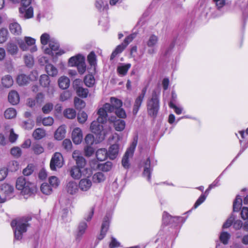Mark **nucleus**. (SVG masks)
Segmentation results:
<instances>
[{
  "label": "nucleus",
  "mask_w": 248,
  "mask_h": 248,
  "mask_svg": "<svg viewBox=\"0 0 248 248\" xmlns=\"http://www.w3.org/2000/svg\"><path fill=\"white\" fill-rule=\"evenodd\" d=\"M76 66L77 67L78 72L80 74L82 75L85 72L86 70V65L85 62L84 57Z\"/></svg>",
  "instance_id": "obj_45"
},
{
  "label": "nucleus",
  "mask_w": 248,
  "mask_h": 248,
  "mask_svg": "<svg viewBox=\"0 0 248 248\" xmlns=\"http://www.w3.org/2000/svg\"><path fill=\"white\" fill-rule=\"evenodd\" d=\"M13 79L10 75H6L2 77L1 83L2 85L6 88H9L13 84Z\"/></svg>",
  "instance_id": "obj_36"
},
{
  "label": "nucleus",
  "mask_w": 248,
  "mask_h": 248,
  "mask_svg": "<svg viewBox=\"0 0 248 248\" xmlns=\"http://www.w3.org/2000/svg\"><path fill=\"white\" fill-rule=\"evenodd\" d=\"M32 149L35 154H40L44 152V148L39 144H33Z\"/></svg>",
  "instance_id": "obj_57"
},
{
  "label": "nucleus",
  "mask_w": 248,
  "mask_h": 248,
  "mask_svg": "<svg viewBox=\"0 0 248 248\" xmlns=\"http://www.w3.org/2000/svg\"><path fill=\"white\" fill-rule=\"evenodd\" d=\"M79 191L78 184L74 180L68 181L64 187V191L69 196H75Z\"/></svg>",
  "instance_id": "obj_11"
},
{
  "label": "nucleus",
  "mask_w": 248,
  "mask_h": 248,
  "mask_svg": "<svg viewBox=\"0 0 248 248\" xmlns=\"http://www.w3.org/2000/svg\"><path fill=\"white\" fill-rule=\"evenodd\" d=\"M66 133V126L62 125L59 126L54 134V138L57 140H62L65 137Z\"/></svg>",
  "instance_id": "obj_25"
},
{
  "label": "nucleus",
  "mask_w": 248,
  "mask_h": 248,
  "mask_svg": "<svg viewBox=\"0 0 248 248\" xmlns=\"http://www.w3.org/2000/svg\"><path fill=\"white\" fill-rule=\"evenodd\" d=\"M30 81L29 76L24 74L18 75L16 78V82L20 86L25 85L29 83Z\"/></svg>",
  "instance_id": "obj_29"
},
{
  "label": "nucleus",
  "mask_w": 248,
  "mask_h": 248,
  "mask_svg": "<svg viewBox=\"0 0 248 248\" xmlns=\"http://www.w3.org/2000/svg\"><path fill=\"white\" fill-rule=\"evenodd\" d=\"M46 73L50 76L54 77L57 75L58 70L51 64H47L46 66Z\"/></svg>",
  "instance_id": "obj_40"
},
{
  "label": "nucleus",
  "mask_w": 248,
  "mask_h": 248,
  "mask_svg": "<svg viewBox=\"0 0 248 248\" xmlns=\"http://www.w3.org/2000/svg\"><path fill=\"white\" fill-rule=\"evenodd\" d=\"M87 228V224L84 222H80L78 227L77 231L76 234V239L80 240L83 235L85 232V231Z\"/></svg>",
  "instance_id": "obj_24"
},
{
  "label": "nucleus",
  "mask_w": 248,
  "mask_h": 248,
  "mask_svg": "<svg viewBox=\"0 0 248 248\" xmlns=\"http://www.w3.org/2000/svg\"><path fill=\"white\" fill-rule=\"evenodd\" d=\"M16 187L18 190H20L21 193L24 195L30 196L35 189L34 185L27 181L23 177H20L17 179Z\"/></svg>",
  "instance_id": "obj_5"
},
{
  "label": "nucleus",
  "mask_w": 248,
  "mask_h": 248,
  "mask_svg": "<svg viewBox=\"0 0 248 248\" xmlns=\"http://www.w3.org/2000/svg\"><path fill=\"white\" fill-rule=\"evenodd\" d=\"M64 164V160L62 155L59 152L55 153L50 161V168L52 170H56L62 168Z\"/></svg>",
  "instance_id": "obj_8"
},
{
  "label": "nucleus",
  "mask_w": 248,
  "mask_h": 248,
  "mask_svg": "<svg viewBox=\"0 0 248 248\" xmlns=\"http://www.w3.org/2000/svg\"><path fill=\"white\" fill-rule=\"evenodd\" d=\"M93 181L94 183H100L103 182L106 179V176L101 172L94 173L92 177Z\"/></svg>",
  "instance_id": "obj_35"
},
{
  "label": "nucleus",
  "mask_w": 248,
  "mask_h": 248,
  "mask_svg": "<svg viewBox=\"0 0 248 248\" xmlns=\"http://www.w3.org/2000/svg\"><path fill=\"white\" fill-rule=\"evenodd\" d=\"M8 100L13 105L17 104L19 102V96L17 92L11 91L8 95Z\"/></svg>",
  "instance_id": "obj_27"
},
{
  "label": "nucleus",
  "mask_w": 248,
  "mask_h": 248,
  "mask_svg": "<svg viewBox=\"0 0 248 248\" xmlns=\"http://www.w3.org/2000/svg\"><path fill=\"white\" fill-rule=\"evenodd\" d=\"M151 161L149 158H148L145 161L144 164V170L143 175L145 177H147V180L149 181L151 179V169L150 168Z\"/></svg>",
  "instance_id": "obj_26"
},
{
  "label": "nucleus",
  "mask_w": 248,
  "mask_h": 248,
  "mask_svg": "<svg viewBox=\"0 0 248 248\" xmlns=\"http://www.w3.org/2000/svg\"><path fill=\"white\" fill-rule=\"evenodd\" d=\"M0 191L2 194L10 199L14 191V187L8 184H3L1 186Z\"/></svg>",
  "instance_id": "obj_21"
},
{
  "label": "nucleus",
  "mask_w": 248,
  "mask_h": 248,
  "mask_svg": "<svg viewBox=\"0 0 248 248\" xmlns=\"http://www.w3.org/2000/svg\"><path fill=\"white\" fill-rule=\"evenodd\" d=\"M110 106L112 108V112H113L114 110L120 108L122 106V101L115 97H111L110 99Z\"/></svg>",
  "instance_id": "obj_30"
},
{
  "label": "nucleus",
  "mask_w": 248,
  "mask_h": 248,
  "mask_svg": "<svg viewBox=\"0 0 248 248\" xmlns=\"http://www.w3.org/2000/svg\"><path fill=\"white\" fill-rule=\"evenodd\" d=\"M11 154L15 157H19L22 154L21 149L18 147H14L11 149Z\"/></svg>",
  "instance_id": "obj_54"
},
{
  "label": "nucleus",
  "mask_w": 248,
  "mask_h": 248,
  "mask_svg": "<svg viewBox=\"0 0 248 248\" xmlns=\"http://www.w3.org/2000/svg\"><path fill=\"white\" fill-rule=\"evenodd\" d=\"M49 47L46 46L44 48V51L45 53L51 55L52 56H57L64 53L63 51L59 50V45L57 42L52 39L49 41Z\"/></svg>",
  "instance_id": "obj_9"
},
{
  "label": "nucleus",
  "mask_w": 248,
  "mask_h": 248,
  "mask_svg": "<svg viewBox=\"0 0 248 248\" xmlns=\"http://www.w3.org/2000/svg\"><path fill=\"white\" fill-rule=\"evenodd\" d=\"M112 166V164L109 161H108L103 164H98L97 165V167L99 170L105 172L109 171L111 169Z\"/></svg>",
  "instance_id": "obj_39"
},
{
  "label": "nucleus",
  "mask_w": 248,
  "mask_h": 248,
  "mask_svg": "<svg viewBox=\"0 0 248 248\" xmlns=\"http://www.w3.org/2000/svg\"><path fill=\"white\" fill-rule=\"evenodd\" d=\"M49 183L52 187L56 188L59 185L60 181L57 177L52 176L49 177Z\"/></svg>",
  "instance_id": "obj_58"
},
{
  "label": "nucleus",
  "mask_w": 248,
  "mask_h": 248,
  "mask_svg": "<svg viewBox=\"0 0 248 248\" xmlns=\"http://www.w3.org/2000/svg\"><path fill=\"white\" fill-rule=\"evenodd\" d=\"M241 217L244 220L248 219V207H243L241 211Z\"/></svg>",
  "instance_id": "obj_64"
},
{
  "label": "nucleus",
  "mask_w": 248,
  "mask_h": 248,
  "mask_svg": "<svg viewBox=\"0 0 248 248\" xmlns=\"http://www.w3.org/2000/svg\"><path fill=\"white\" fill-rule=\"evenodd\" d=\"M84 58L81 55H78L77 56L71 57L68 61L69 65L70 66H77L78 63L82 61Z\"/></svg>",
  "instance_id": "obj_37"
},
{
  "label": "nucleus",
  "mask_w": 248,
  "mask_h": 248,
  "mask_svg": "<svg viewBox=\"0 0 248 248\" xmlns=\"http://www.w3.org/2000/svg\"><path fill=\"white\" fill-rule=\"evenodd\" d=\"M231 235L230 233L223 232L220 233L219 239L220 241L224 245H226L228 243V240L230 239Z\"/></svg>",
  "instance_id": "obj_48"
},
{
  "label": "nucleus",
  "mask_w": 248,
  "mask_h": 248,
  "mask_svg": "<svg viewBox=\"0 0 248 248\" xmlns=\"http://www.w3.org/2000/svg\"><path fill=\"white\" fill-rule=\"evenodd\" d=\"M112 108L110 106V104L105 103L102 107L99 108L97 111L98 117L97 120L102 123H106L108 118V113L112 112Z\"/></svg>",
  "instance_id": "obj_12"
},
{
  "label": "nucleus",
  "mask_w": 248,
  "mask_h": 248,
  "mask_svg": "<svg viewBox=\"0 0 248 248\" xmlns=\"http://www.w3.org/2000/svg\"><path fill=\"white\" fill-rule=\"evenodd\" d=\"M86 177L80 178L78 185L79 189L82 192H87L89 191L93 185L92 180L90 179L91 176L86 175Z\"/></svg>",
  "instance_id": "obj_13"
},
{
  "label": "nucleus",
  "mask_w": 248,
  "mask_h": 248,
  "mask_svg": "<svg viewBox=\"0 0 248 248\" xmlns=\"http://www.w3.org/2000/svg\"><path fill=\"white\" fill-rule=\"evenodd\" d=\"M30 219V218H22L14 220L11 222V225L16 240L21 239L23 234L27 232V228L29 226L28 221Z\"/></svg>",
  "instance_id": "obj_3"
},
{
  "label": "nucleus",
  "mask_w": 248,
  "mask_h": 248,
  "mask_svg": "<svg viewBox=\"0 0 248 248\" xmlns=\"http://www.w3.org/2000/svg\"><path fill=\"white\" fill-rule=\"evenodd\" d=\"M6 49L8 53L11 55H16L19 51V48L17 45L11 41H9L7 44Z\"/></svg>",
  "instance_id": "obj_23"
},
{
  "label": "nucleus",
  "mask_w": 248,
  "mask_h": 248,
  "mask_svg": "<svg viewBox=\"0 0 248 248\" xmlns=\"http://www.w3.org/2000/svg\"><path fill=\"white\" fill-rule=\"evenodd\" d=\"M242 204V200L239 195H237L233 202V210L238 212L240 209Z\"/></svg>",
  "instance_id": "obj_42"
},
{
  "label": "nucleus",
  "mask_w": 248,
  "mask_h": 248,
  "mask_svg": "<svg viewBox=\"0 0 248 248\" xmlns=\"http://www.w3.org/2000/svg\"><path fill=\"white\" fill-rule=\"evenodd\" d=\"M21 6L19 9L21 17L25 18H30L33 17V10L31 6V0H21Z\"/></svg>",
  "instance_id": "obj_7"
},
{
  "label": "nucleus",
  "mask_w": 248,
  "mask_h": 248,
  "mask_svg": "<svg viewBox=\"0 0 248 248\" xmlns=\"http://www.w3.org/2000/svg\"><path fill=\"white\" fill-rule=\"evenodd\" d=\"M72 138L73 142L76 144L80 143L83 139L81 129L79 127L74 128L72 133Z\"/></svg>",
  "instance_id": "obj_17"
},
{
  "label": "nucleus",
  "mask_w": 248,
  "mask_h": 248,
  "mask_svg": "<svg viewBox=\"0 0 248 248\" xmlns=\"http://www.w3.org/2000/svg\"><path fill=\"white\" fill-rule=\"evenodd\" d=\"M53 39H50L49 35L46 33H43L40 37L41 43L43 45V48L44 49L46 46L47 43H49L50 40H52Z\"/></svg>",
  "instance_id": "obj_43"
},
{
  "label": "nucleus",
  "mask_w": 248,
  "mask_h": 248,
  "mask_svg": "<svg viewBox=\"0 0 248 248\" xmlns=\"http://www.w3.org/2000/svg\"><path fill=\"white\" fill-rule=\"evenodd\" d=\"M8 31L7 29L2 28L0 30V44L6 41L8 39Z\"/></svg>",
  "instance_id": "obj_46"
},
{
  "label": "nucleus",
  "mask_w": 248,
  "mask_h": 248,
  "mask_svg": "<svg viewBox=\"0 0 248 248\" xmlns=\"http://www.w3.org/2000/svg\"><path fill=\"white\" fill-rule=\"evenodd\" d=\"M146 93V89H143L142 91V93L140 94L135 99V103L133 106V114L134 115H136L142 103V101L143 100V99L144 98L145 95Z\"/></svg>",
  "instance_id": "obj_16"
},
{
  "label": "nucleus",
  "mask_w": 248,
  "mask_h": 248,
  "mask_svg": "<svg viewBox=\"0 0 248 248\" xmlns=\"http://www.w3.org/2000/svg\"><path fill=\"white\" fill-rule=\"evenodd\" d=\"M16 111L13 108L6 109L4 112V117L7 119H13L16 117Z\"/></svg>",
  "instance_id": "obj_38"
},
{
  "label": "nucleus",
  "mask_w": 248,
  "mask_h": 248,
  "mask_svg": "<svg viewBox=\"0 0 248 248\" xmlns=\"http://www.w3.org/2000/svg\"><path fill=\"white\" fill-rule=\"evenodd\" d=\"M40 84L43 87H47L50 83L48 77L46 75L41 76L40 78Z\"/></svg>",
  "instance_id": "obj_53"
},
{
  "label": "nucleus",
  "mask_w": 248,
  "mask_h": 248,
  "mask_svg": "<svg viewBox=\"0 0 248 248\" xmlns=\"http://www.w3.org/2000/svg\"><path fill=\"white\" fill-rule=\"evenodd\" d=\"M90 129L98 138V142L103 140L106 135L111 131V127L109 126H108L105 123H102L97 120L91 123Z\"/></svg>",
  "instance_id": "obj_2"
},
{
  "label": "nucleus",
  "mask_w": 248,
  "mask_h": 248,
  "mask_svg": "<svg viewBox=\"0 0 248 248\" xmlns=\"http://www.w3.org/2000/svg\"><path fill=\"white\" fill-rule=\"evenodd\" d=\"M15 41L20 49L23 51L29 50L33 53L37 50L35 45L36 40L33 38L29 36H25L23 38L16 37L15 38Z\"/></svg>",
  "instance_id": "obj_4"
},
{
  "label": "nucleus",
  "mask_w": 248,
  "mask_h": 248,
  "mask_svg": "<svg viewBox=\"0 0 248 248\" xmlns=\"http://www.w3.org/2000/svg\"><path fill=\"white\" fill-rule=\"evenodd\" d=\"M109 219L110 217L107 216L104 217L101 226L100 233L98 237V239L102 240L106 235L108 228Z\"/></svg>",
  "instance_id": "obj_20"
},
{
  "label": "nucleus",
  "mask_w": 248,
  "mask_h": 248,
  "mask_svg": "<svg viewBox=\"0 0 248 248\" xmlns=\"http://www.w3.org/2000/svg\"><path fill=\"white\" fill-rule=\"evenodd\" d=\"M53 107L52 103H47L42 107V111L45 114H48L52 110Z\"/></svg>",
  "instance_id": "obj_55"
},
{
  "label": "nucleus",
  "mask_w": 248,
  "mask_h": 248,
  "mask_svg": "<svg viewBox=\"0 0 248 248\" xmlns=\"http://www.w3.org/2000/svg\"><path fill=\"white\" fill-rule=\"evenodd\" d=\"M34 126L33 122L31 120L27 121H24L22 124V127L26 129L30 130Z\"/></svg>",
  "instance_id": "obj_60"
},
{
  "label": "nucleus",
  "mask_w": 248,
  "mask_h": 248,
  "mask_svg": "<svg viewBox=\"0 0 248 248\" xmlns=\"http://www.w3.org/2000/svg\"><path fill=\"white\" fill-rule=\"evenodd\" d=\"M37 123L42 122V124L46 126H51L54 123V119L52 117L48 116L41 119V117H37L36 119Z\"/></svg>",
  "instance_id": "obj_32"
},
{
  "label": "nucleus",
  "mask_w": 248,
  "mask_h": 248,
  "mask_svg": "<svg viewBox=\"0 0 248 248\" xmlns=\"http://www.w3.org/2000/svg\"><path fill=\"white\" fill-rule=\"evenodd\" d=\"M74 104H75V107L77 109H82L85 107V102L78 97L75 98Z\"/></svg>",
  "instance_id": "obj_52"
},
{
  "label": "nucleus",
  "mask_w": 248,
  "mask_h": 248,
  "mask_svg": "<svg viewBox=\"0 0 248 248\" xmlns=\"http://www.w3.org/2000/svg\"><path fill=\"white\" fill-rule=\"evenodd\" d=\"M114 111L116 115L119 118H125L126 117V114L124 110L121 108L114 110Z\"/></svg>",
  "instance_id": "obj_59"
},
{
  "label": "nucleus",
  "mask_w": 248,
  "mask_h": 248,
  "mask_svg": "<svg viewBox=\"0 0 248 248\" xmlns=\"http://www.w3.org/2000/svg\"><path fill=\"white\" fill-rule=\"evenodd\" d=\"M131 66V65L130 63L123 64L118 66L117 71L120 75L124 76L126 74Z\"/></svg>",
  "instance_id": "obj_34"
},
{
  "label": "nucleus",
  "mask_w": 248,
  "mask_h": 248,
  "mask_svg": "<svg viewBox=\"0 0 248 248\" xmlns=\"http://www.w3.org/2000/svg\"><path fill=\"white\" fill-rule=\"evenodd\" d=\"M107 156H108V153L106 149H99L96 152V157L99 161H102L105 160Z\"/></svg>",
  "instance_id": "obj_31"
},
{
  "label": "nucleus",
  "mask_w": 248,
  "mask_h": 248,
  "mask_svg": "<svg viewBox=\"0 0 248 248\" xmlns=\"http://www.w3.org/2000/svg\"><path fill=\"white\" fill-rule=\"evenodd\" d=\"M41 190L45 194L49 195L52 192V188L47 183H43L41 186Z\"/></svg>",
  "instance_id": "obj_51"
},
{
  "label": "nucleus",
  "mask_w": 248,
  "mask_h": 248,
  "mask_svg": "<svg viewBox=\"0 0 248 248\" xmlns=\"http://www.w3.org/2000/svg\"><path fill=\"white\" fill-rule=\"evenodd\" d=\"M119 146L118 144L111 145L108 151V156L110 159H114L118 155Z\"/></svg>",
  "instance_id": "obj_22"
},
{
  "label": "nucleus",
  "mask_w": 248,
  "mask_h": 248,
  "mask_svg": "<svg viewBox=\"0 0 248 248\" xmlns=\"http://www.w3.org/2000/svg\"><path fill=\"white\" fill-rule=\"evenodd\" d=\"M46 135V131L41 128H37L32 133V136L35 140H41L44 138Z\"/></svg>",
  "instance_id": "obj_33"
},
{
  "label": "nucleus",
  "mask_w": 248,
  "mask_h": 248,
  "mask_svg": "<svg viewBox=\"0 0 248 248\" xmlns=\"http://www.w3.org/2000/svg\"><path fill=\"white\" fill-rule=\"evenodd\" d=\"M62 146L66 150H70L72 148V144L69 139H65L62 142Z\"/></svg>",
  "instance_id": "obj_63"
},
{
  "label": "nucleus",
  "mask_w": 248,
  "mask_h": 248,
  "mask_svg": "<svg viewBox=\"0 0 248 248\" xmlns=\"http://www.w3.org/2000/svg\"><path fill=\"white\" fill-rule=\"evenodd\" d=\"M88 115L84 111L79 112L78 115V120L81 124L84 123L87 120Z\"/></svg>",
  "instance_id": "obj_56"
},
{
  "label": "nucleus",
  "mask_w": 248,
  "mask_h": 248,
  "mask_svg": "<svg viewBox=\"0 0 248 248\" xmlns=\"http://www.w3.org/2000/svg\"><path fill=\"white\" fill-rule=\"evenodd\" d=\"M158 41V37L155 35H151L146 42V45L149 47L148 53L149 54H153L155 53V46Z\"/></svg>",
  "instance_id": "obj_14"
},
{
  "label": "nucleus",
  "mask_w": 248,
  "mask_h": 248,
  "mask_svg": "<svg viewBox=\"0 0 248 248\" xmlns=\"http://www.w3.org/2000/svg\"><path fill=\"white\" fill-rule=\"evenodd\" d=\"M84 81L87 86L91 87L94 85L95 83V79L93 75H88L85 76Z\"/></svg>",
  "instance_id": "obj_44"
},
{
  "label": "nucleus",
  "mask_w": 248,
  "mask_h": 248,
  "mask_svg": "<svg viewBox=\"0 0 248 248\" xmlns=\"http://www.w3.org/2000/svg\"><path fill=\"white\" fill-rule=\"evenodd\" d=\"M63 115L66 118L69 119H72L75 118L76 116V112L74 109L68 108L64 110Z\"/></svg>",
  "instance_id": "obj_41"
},
{
  "label": "nucleus",
  "mask_w": 248,
  "mask_h": 248,
  "mask_svg": "<svg viewBox=\"0 0 248 248\" xmlns=\"http://www.w3.org/2000/svg\"><path fill=\"white\" fill-rule=\"evenodd\" d=\"M124 43L118 46L115 50L112 52L111 55V59L114 58L118 54L121 53L124 49L126 47Z\"/></svg>",
  "instance_id": "obj_47"
},
{
  "label": "nucleus",
  "mask_w": 248,
  "mask_h": 248,
  "mask_svg": "<svg viewBox=\"0 0 248 248\" xmlns=\"http://www.w3.org/2000/svg\"><path fill=\"white\" fill-rule=\"evenodd\" d=\"M108 120L110 122L113 123L114 128L116 131H122L124 129L125 123L124 120L112 117L109 118Z\"/></svg>",
  "instance_id": "obj_18"
},
{
  "label": "nucleus",
  "mask_w": 248,
  "mask_h": 248,
  "mask_svg": "<svg viewBox=\"0 0 248 248\" xmlns=\"http://www.w3.org/2000/svg\"><path fill=\"white\" fill-rule=\"evenodd\" d=\"M137 144V140H134L130 147L127 149L122 158V164L123 166L125 169H128L129 167V158L133 156Z\"/></svg>",
  "instance_id": "obj_10"
},
{
  "label": "nucleus",
  "mask_w": 248,
  "mask_h": 248,
  "mask_svg": "<svg viewBox=\"0 0 248 248\" xmlns=\"http://www.w3.org/2000/svg\"><path fill=\"white\" fill-rule=\"evenodd\" d=\"M81 83V81L79 79H76L74 81V87L76 91L77 94L82 97L86 98L89 93V91L87 89L84 88L81 86H80L79 84Z\"/></svg>",
  "instance_id": "obj_15"
},
{
  "label": "nucleus",
  "mask_w": 248,
  "mask_h": 248,
  "mask_svg": "<svg viewBox=\"0 0 248 248\" xmlns=\"http://www.w3.org/2000/svg\"><path fill=\"white\" fill-rule=\"evenodd\" d=\"M87 60L91 66H95L96 64V55L93 52H91L88 56Z\"/></svg>",
  "instance_id": "obj_50"
},
{
  "label": "nucleus",
  "mask_w": 248,
  "mask_h": 248,
  "mask_svg": "<svg viewBox=\"0 0 248 248\" xmlns=\"http://www.w3.org/2000/svg\"><path fill=\"white\" fill-rule=\"evenodd\" d=\"M24 62L28 67H31L34 64V60L32 55L30 54L25 55L24 56Z\"/></svg>",
  "instance_id": "obj_49"
},
{
  "label": "nucleus",
  "mask_w": 248,
  "mask_h": 248,
  "mask_svg": "<svg viewBox=\"0 0 248 248\" xmlns=\"http://www.w3.org/2000/svg\"><path fill=\"white\" fill-rule=\"evenodd\" d=\"M58 84L62 89H67L70 85V80L66 76H62L58 79Z\"/></svg>",
  "instance_id": "obj_28"
},
{
  "label": "nucleus",
  "mask_w": 248,
  "mask_h": 248,
  "mask_svg": "<svg viewBox=\"0 0 248 248\" xmlns=\"http://www.w3.org/2000/svg\"><path fill=\"white\" fill-rule=\"evenodd\" d=\"M85 155L86 156L90 157L94 153V150L91 146L87 145L84 148Z\"/></svg>",
  "instance_id": "obj_62"
},
{
  "label": "nucleus",
  "mask_w": 248,
  "mask_h": 248,
  "mask_svg": "<svg viewBox=\"0 0 248 248\" xmlns=\"http://www.w3.org/2000/svg\"><path fill=\"white\" fill-rule=\"evenodd\" d=\"M86 143L89 146L92 145L94 142V137L92 134H89L86 135L85 138Z\"/></svg>",
  "instance_id": "obj_61"
},
{
  "label": "nucleus",
  "mask_w": 248,
  "mask_h": 248,
  "mask_svg": "<svg viewBox=\"0 0 248 248\" xmlns=\"http://www.w3.org/2000/svg\"><path fill=\"white\" fill-rule=\"evenodd\" d=\"M147 112L149 115L155 117L159 109V95L155 92L152 93V96L147 103Z\"/></svg>",
  "instance_id": "obj_6"
},
{
  "label": "nucleus",
  "mask_w": 248,
  "mask_h": 248,
  "mask_svg": "<svg viewBox=\"0 0 248 248\" xmlns=\"http://www.w3.org/2000/svg\"><path fill=\"white\" fill-rule=\"evenodd\" d=\"M9 30L12 34L16 36L20 35L22 33V28L19 24L13 21L9 25Z\"/></svg>",
  "instance_id": "obj_19"
},
{
  "label": "nucleus",
  "mask_w": 248,
  "mask_h": 248,
  "mask_svg": "<svg viewBox=\"0 0 248 248\" xmlns=\"http://www.w3.org/2000/svg\"><path fill=\"white\" fill-rule=\"evenodd\" d=\"M72 157L76 162V165L72 166L68 170L69 175L74 180H79L82 176H91L93 173V169L94 167L92 164L95 163V161L90 162L91 167H86V160L81 155L78 151H74L72 154Z\"/></svg>",
  "instance_id": "obj_1"
}]
</instances>
